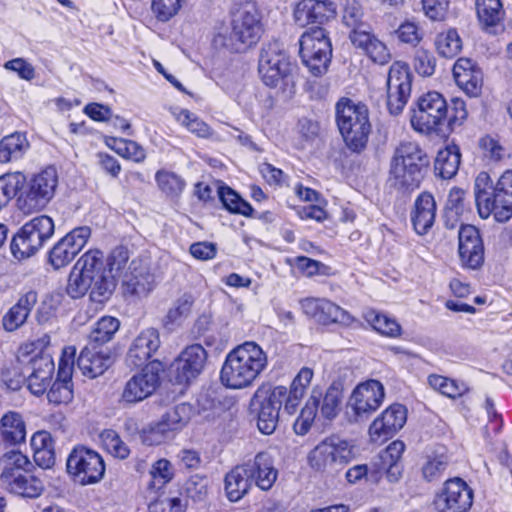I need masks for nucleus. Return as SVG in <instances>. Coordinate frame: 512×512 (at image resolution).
<instances>
[{"label": "nucleus", "mask_w": 512, "mask_h": 512, "mask_svg": "<svg viewBox=\"0 0 512 512\" xmlns=\"http://www.w3.org/2000/svg\"><path fill=\"white\" fill-rule=\"evenodd\" d=\"M467 116L463 99L453 98L451 106H448L442 94L432 91L418 98L410 122L413 129L420 133L446 135L461 126Z\"/></svg>", "instance_id": "obj_1"}, {"label": "nucleus", "mask_w": 512, "mask_h": 512, "mask_svg": "<svg viewBox=\"0 0 512 512\" xmlns=\"http://www.w3.org/2000/svg\"><path fill=\"white\" fill-rule=\"evenodd\" d=\"M116 288V281L103 270V254L90 250L76 262L68 278L66 293L72 299L83 297L90 290V299L96 303L107 301Z\"/></svg>", "instance_id": "obj_2"}, {"label": "nucleus", "mask_w": 512, "mask_h": 512, "mask_svg": "<svg viewBox=\"0 0 512 512\" xmlns=\"http://www.w3.org/2000/svg\"><path fill=\"white\" fill-rule=\"evenodd\" d=\"M267 355L255 342H245L231 350L222 365L221 383L231 389L249 387L266 368Z\"/></svg>", "instance_id": "obj_3"}, {"label": "nucleus", "mask_w": 512, "mask_h": 512, "mask_svg": "<svg viewBox=\"0 0 512 512\" xmlns=\"http://www.w3.org/2000/svg\"><path fill=\"white\" fill-rule=\"evenodd\" d=\"M430 159L416 142H402L390 162V186L401 193L417 189L429 167Z\"/></svg>", "instance_id": "obj_4"}, {"label": "nucleus", "mask_w": 512, "mask_h": 512, "mask_svg": "<svg viewBox=\"0 0 512 512\" xmlns=\"http://www.w3.org/2000/svg\"><path fill=\"white\" fill-rule=\"evenodd\" d=\"M336 124L346 147L353 153L365 150L371 132L368 108L349 98H341L335 106Z\"/></svg>", "instance_id": "obj_5"}, {"label": "nucleus", "mask_w": 512, "mask_h": 512, "mask_svg": "<svg viewBox=\"0 0 512 512\" xmlns=\"http://www.w3.org/2000/svg\"><path fill=\"white\" fill-rule=\"evenodd\" d=\"M355 458L354 445L338 436L326 437L308 454L310 467L327 477H335Z\"/></svg>", "instance_id": "obj_6"}, {"label": "nucleus", "mask_w": 512, "mask_h": 512, "mask_svg": "<svg viewBox=\"0 0 512 512\" xmlns=\"http://www.w3.org/2000/svg\"><path fill=\"white\" fill-rule=\"evenodd\" d=\"M58 186V173L55 167L48 166L33 174L19 190L17 207L25 214L43 210L53 199Z\"/></svg>", "instance_id": "obj_7"}, {"label": "nucleus", "mask_w": 512, "mask_h": 512, "mask_svg": "<svg viewBox=\"0 0 512 512\" xmlns=\"http://www.w3.org/2000/svg\"><path fill=\"white\" fill-rule=\"evenodd\" d=\"M296 65L277 42L269 43L261 50L258 72L262 82L270 87H288L294 84Z\"/></svg>", "instance_id": "obj_8"}, {"label": "nucleus", "mask_w": 512, "mask_h": 512, "mask_svg": "<svg viewBox=\"0 0 512 512\" xmlns=\"http://www.w3.org/2000/svg\"><path fill=\"white\" fill-rule=\"evenodd\" d=\"M54 222L47 215L34 217L13 236L10 244L12 255L23 260L35 255L54 233Z\"/></svg>", "instance_id": "obj_9"}, {"label": "nucleus", "mask_w": 512, "mask_h": 512, "mask_svg": "<svg viewBox=\"0 0 512 512\" xmlns=\"http://www.w3.org/2000/svg\"><path fill=\"white\" fill-rule=\"evenodd\" d=\"M261 17L254 6L239 9L231 20V31L224 45L234 53H242L257 44L261 37Z\"/></svg>", "instance_id": "obj_10"}, {"label": "nucleus", "mask_w": 512, "mask_h": 512, "mask_svg": "<svg viewBox=\"0 0 512 512\" xmlns=\"http://www.w3.org/2000/svg\"><path fill=\"white\" fill-rule=\"evenodd\" d=\"M300 56L314 76L326 73L332 57V44L322 26L312 27L299 39Z\"/></svg>", "instance_id": "obj_11"}, {"label": "nucleus", "mask_w": 512, "mask_h": 512, "mask_svg": "<svg viewBox=\"0 0 512 512\" xmlns=\"http://www.w3.org/2000/svg\"><path fill=\"white\" fill-rule=\"evenodd\" d=\"M285 386L258 387L251 400V406L257 413V427L265 435L272 434L279 420L280 409L285 404Z\"/></svg>", "instance_id": "obj_12"}, {"label": "nucleus", "mask_w": 512, "mask_h": 512, "mask_svg": "<svg viewBox=\"0 0 512 512\" xmlns=\"http://www.w3.org/2000/svg\"><path fill=\"white\" fill-rule=\"evenodd\" d=\"M66 469L74 481L83 486L92 485L103 479L105 463L97 451L77 445L68 455Z\"/></svg>", "instance_id": "obj_13"}, {"label": "nucleus", "mask_w": 512, "mask_h": 512, "mask_svg": "<svg viewBox=\"0 0 512 512\" xmlns=\"http://www.w3.org/2000/svg\"><path fill=\"white\" fill-rule=\"evenodd\" d=\"M162 364L158 360L148 363L140 372L134 374L124 385L120 402L136 404L151 396L160 384L159 371Z\"/></svg>", "instance_id": "obj_14"}, {"label": "nucleus", "mask_w": 512, "mask_h": 512, "mask_svg": "<svg viewBox=\"0 0 512 512\" xmlns=\"http://www.w3.org/2000/svg\"><path fill=\"white\" fill-rule=\"evenodd\" d=\"M473 489L460 477L445 481L434 504L439 512H468L473 504Z\"/></svg>", "instance_id": "obj_15"}, {"label": "nucleus", "mask_w": 512, "mask_h": 512, "mask_svg": "<svg viewBox=\"0 0 512 512\" xmlns=\"http://www.w3.org/2000/svg\"><path fill=\"white\" fill-rule=\"evenodd\" d=\"M412 75L409 66L395 62L391 65L387 79V107L392 115H399L411 93Z\"/></svg>", "instance_id": "obj_16"}, {"label": "nucleus", "mask_w": 512, "mask_h": 512, "mask_svg": "<svg viewBox=\"0 0 512 512\" xmlns=\"http://www.w3.org/2000/svg\"><path fill=\"white\" fill-rule=\"evenodd\" d=\"M207 352L200 344H192L181 351L170 367L172 378L177 384H188L203 371Z\"/></svg>", "instance_id": "obj_17"}, {"label": "nucleus", "mask_w": 512, "mask_h": 512, "mask_svg": "<svg viewBox=\"0 0 512 512\" xmlns=\"http://www.w3.org/2000/svg\"><path fill=\"white\" fill-rule=\"evenodd\" d=\"M300 304L304 314L321 325L350 326L355 321L348 311L325 298L309 297L301 300Z\"/></svg>", "instance_id": "obj_18"}, {"label": "nucleus", "mask_w": 512, "mask_h": 512, "mask_svg": "<svg viewBox=\"0 0 512 512\" xmlns=\"http://www.w3.org/2000/svg\"><path fill=\"white\" fill-rule=\"evenodd\" d=\"M91 235L88 226H80L61 238L49 251V263L54 269L68 265L83 249Z\"/></svg>", "instance_id": "obj_19"}, {"label": "nucleus", "mask_w": 512, "mask_h": 512, "mask_svg": "<svg viewBox=\"0 0 512 512\" xmlns=\"http://www.w3.org/2000/svg\"><path fill=\"white\" fill-rule=\"evenodd\" d=\"M75 348L66 347L59 360L57 379L47 393L50 403L68 404L73 399L72 374L74 371Z\"/></svg>", "instance_id": "obj_20"}, {"label": "nucleus", "mask_w": 512, "mask_h": 512, "mask_svg": "<svg viewBox=\"0 0 512 512\" xmlns=\"http://www.w3.org/2000/svg\"><path fill=\"white\" fill-rule=\"evenodd\" d=\"M384 395L383 385L378 380H369L353 390L348 405L358 418H366L380 407Z\"/></svg>", "instance_id": "obj_21"}, {"label": "nucleus", "mask_w": 512, "mask_h": 512, "mask_svg": "<svg viewBox=\"0 0 512 512\" xmlns=\"http://www.w3.org/2000/svg\"><path fill=\"white\" fill-rule=\"evenodd\" d=\"M161 346L160 333L156 328H147L133 340L126 354L125 362L131 368L148 365L147 362Z\"/></svg>", "instance_id": "obj_22"}, {"label": "nucleus", "mask_w": 512, "mask_h": 512, "mask_svg": "<svg viewBox=\"0 0 512 512\" xmlns=\"http://www.w3.org/2000/svg\"><path fill=\"white\" fill-rule=\"evenodd\" d=\"M336 15V5L329 0H301L293 10L294 22L305 27L309 24L323 25Z\"/></svg>", "instance_id": "obj_23"}, {"label": "nucleus", "mask_w": 512, "mask_h": 512, "mask_svg": "<svg viewBox=\"0 0 512 512\" xmlns=\"http://www.w3.org/2000/svg\"><path fill=\"white\" fill-rule=\"evenodd\" d=\"M407 411L405 406L394 404L377 417L369 427L371 440L384 441L393 437L406 423Z\"/></svg>", "instance_id": "obj_24"}, {"label": "nucleus", "mask_w": 512, "mask_h": 512, "mask_svg": "<svg viewBox=\"0 0 512 512\" xmlns=\"http://www.w3.org/2000/svg\"><path fill=\"white\" fill-rule=\"evenodd\" d=\"M488 209L498 222H505L512 217V170L505 171L491 192Z\"/></svg>", "instance_id": "obj_25"}, {"label": "nucleus", "mask_w": 512, "mask_h": 512, "mask_svg": "<svg viewBox=\"0 0 512 512\" xmlns=\"http://www.w3.org/2000/svg\"><path fill=\"white\" fill-rule=\"evenodd\" d=\"M26 382L30 392L42 395L50 385L54 373V362L49 355L32 357L25 366Z\"/></svg>", "instance_id": "obj_26"}, {"label": "nucleus", "mask_w": 512, "mask_h": 512, "mask_svg": "<svg viewBox=\"0 0 512 512\" xmlns=\"http://www.w3.org/2000/svg\"><path fill=\"white\" fill-rule=\"evenodd\" d=\"M129 272L122 280V291L125 297H146L155 287L154 275L148 267L133 260L129 266Z\"/></svg>", "instance_id": "obj_27"}, {"label": "nucleus", "mask_w": 512, "mask_h": 512, "mask_svg": "<svg viewBox=\"0 0 512 512\" xmlns=\"http://www.w3.org/2000/svg\"><path fill=\"white\" fill-rule=\"evenodd\" d=\"M453 77L459 88L468 96L477 97L481 94L483 73L469 58H459L453 66Z\"/></svg>", "instance_id": "obj_28"}, {"label": "nucleus", "mask_w": 512, "mask_h": 512, "mask_svg": "<svg viewBox=\"0 0 512 512\" xmlns=\"http://www.w3.org/2000/svg\"><path fill=\"white\" fill-rule=\"evenodd\" d=\"M245 464L252 482L263 491L272 488L278 477V470L274 466V459L268 452L262 451L255 455L252 461Z\"/></svg>", "instance_id": "obj_29"}, {"label": "nucleus", "mask_w": 512, "mask_h": 512, "mask_svg": "<svg viewBox=\"0 0 512 512\" xmlns=\"http://www.w3.org/2000/svg\"><path fill=\"white\" fill-rule=\"evenodd\" d=\"M437 205L434 196L427 191L420 193L414 202L410 218L415 232L425 235L433 227Z\"/></svg>", "instance_id": "obj_30"}, {"label": "nucleus", "mask_w": 512, "mask_h": 512, "mask_svg": "<svg viewBox=\"0 0 512 512\" xmlns=\"http://www.w3.org/2000/svg\"><path fill=\"white\" fill-rule=\"evenodd\" d=\"M112 362L109 353L98 351L94 346H85L81 350L76 364L84 376L93 379L102 375L112 365Z\"/></svg>", "instance_id": "obj_31"}, {"label": "nucleus", "mask_w": 512, "mask_h": 512, "mask_svg": "<svg viewBox=\"0 0 512 512\" xmlns=\"http://www.w3.org/2000/svg\"><path fill=\"white\" fill-rule=\"evenodd\" d=\"M38 300L37 292L29 290L3 316L2 324L6 331L13 332L20 328L27 320L31 310Z\"/></svg>", "instance_id": "obj_32"}, {"label": "nucleus", "mask_w": 512, "mask_h": 512, "mask_svg": "<svg viewBox=\"0 0 512 512\" xmlns=\"http://www.w3.org/2000/svg\"><path fill=\"white\" fill-rule=\"evenodd\" d=\"M313 378V370L303 367L293 379L290 389L285 387V404L284 412L288 415L296 413L305 393L306 389Z\"/></svg>", "instance_id": "obj_33"}, {"label": "nucleus", "mask_w": 512, "mask_h": 512, "mask_svg": "<svg viewBox=\"0 0 512 512\" xmlns=\"http://www.w3.org/2000/svg\"><path fill=\"white\" fill-rule=\"evenodd\" d=\"M245 464L237 465L231 469L224 479V489L231 502L241 500L250 490L252 480Z\"/></svg>", "instance_id": "obj_34"}, {"label": "nucleus", "mask_w": 512, "mask_h": 512, "mask_svg": "<svg viewBox=\"0 0 512 512\" xmlns=\"http://www.w3.org/2000/svg\"><path fill=\"white\" fill-rule=\"evenodd\" d=\"M0 437L6 445L15 446L25 442L26 425L16 411L6 412L0 419Z\"/></svg>", "instance_id": "obj_35"}, {"label": "nucleus", "mask_w": 512, "mask_h": 512, "mask_svg": "<svg viewBox=\"0 0 512 512\" xmlns=\"http://www.w3.org/2000/svg\"><path fill=\"white\" fill-rule=\"evenodd\" d=\"M461 162L460 149L456 144L448 145L438 151L434 162V173L437 177L448 180L458 172Z\"/></svg>", "instance_id": "obj_36"}, {"label": "nucleus", "mask_w": 512, "mask_h": 512, "mask_svg": "<svg viewBox=\"0 0 512 512\" xmlns=\"http://www.w3.org/2000/svg\"><path fill=\"white\" fill-rule=\"evenodd\" d=\"M194 302L195 298L190 293H184L178 297L163 317V327L169 331L180 327L185 319L190 316Z\"/></svg>", "instance_id": "obj_37"}, {"label": "nucleus", "mask_w": 512, "mask_h": 512, "mask_svg": "<svg viewBox=\"0 0 512 512\" xmlns=\"http://www.w3.org/2000/svg\"><path fill=\"white\" fill-rule=\"evenodd\" d=\"M29 148L26 135L11 133L0 140V163H9L21 159Z\"/></svg>", "instance_id": "obj_38"}, {"label": "nucleus", "mask_w": 512, "mask_h": 512, "mask_svg": "<svg viewBox=\"0 0 512 512\" xmlns=\"http://www.w3.org/2000/svg\"><path fill=\"white\" fill-rule=\"evenodd\" d=\"M465 194L466 192L459 187H453L449 191L443 214L444 224L446 228H455L456 224L460 219V216L466 210L467 204Z\"/></svg>", "instance_id": "obj_39"}, {"label": "nucleus", "mask_w": 512, "mask_h": 512, "mask_svg": "<svg viewBox=\"0 0 512 512\" xmlns=\"http://www.w3.org/2000/svg\"><path fill=\"white\" fill-rule=\"evenodd\" d=\"M475 8L479 22L485 27H495L505 17L501 0H475Z\"/></svg>", "instance_id": "obj_40"}, {"label": "nucleus", "mask_w": 512, "mask_h": 512, "mask_svg": "<svg viewBox=\"0 0 512 512\" xmlns=\"http://www.w3.org/2000/svg\"><path fill=\"white\" fill-rule=\"evenodd\" d=\"M120 327V322L112 316L100 318L94 325L88 335L90 346L98 347L111 341Z\"/></svg>", "instance_id": "obj_41"}, {"label": "nucleus", "mask_w": 512, "mask_h": 512, "mask_svg": "<svg viewBox=\"0 0 512 512\" xmlns=\"http://www.w3.org/2000/svg\"><path fill=\"white\" fill-rule=\"evenodd\" d=\"M494 186L487 172L482 171L477 175L474 183V195L479 215L482 218L490 216L488 207Z\"/></svg>", "instance_id": "obj_42"}, {"label": "nucleus", "mask_w": 512, "mask_h": 512, "mask_svg": "<svg viewBox=\"0 0 512 512\" xmlns=\"http://www.w3.org/2000/svg\"><path fill=\"white\" fill-rule=\"evenodd\" d=\"M435 48L437 53L444 58H454L462 50V39L455 28L438 33L435 37Z\"/></svg>", "instance_id": "obj_43"}, {"label": "nucleus", "mask_w": 512, "mask_h": 512, "mask_svg": "<svg viewBox=\"0 0 512 512\" xmlns=\"http://www.w3.org/2000/svg\"><path fill=\"white\" fill-rule=\"evenodd\" d=\"M192 416V406L187 403H181L168 410L162 415L160 426L164 427L169 434L181 430L190 421Z\"/></svg>", "instance_id": "obj_44"}, {"label": "nucleus", "mask_w": 512, "mask_h": 512, "mask_svg": "<svg viewBox=\"0 0 512 512\" xmlns=\"http://www.w3.org/2000/svg\"><path fill=\"white\" fill-rule=\"evenodd\" d=\"M25 184L22 172L5 173L0 176V210L19 197V190Z\"/></svg>", "instance_id": "obj_45"}, {"label": "nucleus", "mask_w": 512, "mask_h": 512, "mask_svg": "<svg viewBox=\"0 0 512 512\" xmlns=\"http://www.w3.org/2000/svg\"><path fill=\"white\" fill-rule=\"evenodd\" d=\"M321 396L320 392L314 390L305 406L301 409L298 418L293 424V429L297 435H305L310 430L317 415Z\"/></svg>", "instance_id": "obj_46"}, {"label": "nucleus", "mask_w": 512, "mask_h": 512, "mask_svg": "<svg viewBox=\"0 0 512 512\" xmlns=\"http://www.w3.org/2000/svg\"><path fill=\"white\" fill-rule=\"evenodd\" d=\"M364 319L375 331L384 336L395 338L401 335L400 324L394 318H390L376 310L366 311Z\"/></svg>", "instance_id": "obj_47"}, {"label": "nucleus", "mask_w": 512, "mask_h": 512, "mask_svg": "<svg viewBox=\"0 0 512 512\" xmlns=\"http://www.w3.org/2000/svg\"><path fill=\"white\" fill-rule=\"evenodd\" d=\"M428 383L434 390L452 399L462 396L469 390L464 382L437 374L430 375Z\"/></svg>", "instance_id": "obj_48"}, {"label": "nucleus", "mask_w": 512, "mask_h": 512, "mask_svg": "<svg viewBox=\"0 0 512 512\" xmlns=\"http://www.w3.org/2000/svg\"><path fill=\"white\" fill-rule=\"evenodd\" d=\"M218 193L221 202L229 212L241 214L246 217L252 216L254 209L250 203L242 199L230 187H220Z\"/></svg>", "instance_id": "obj_49"}, {"label": "nucleus", "mask_w": 512, "mask_h": 512, "mask_svg": "<svg viewBox=\"0 0 512 512\" xmlns=\"http://www.w3.org/2000/svg\"><path fill=\"white\" fill-rule=\"evenodd\" d=\"M103 448L115 458L126 459L130 450L119 434L112 429H105L100 433Z\"/></svg>", "instance_id": "obj_50"}, {"label": "nucleus", "mask_w": 512, "mask_h": 512, "mask_svg": "<svg viewBox=\"0 0 512 512\" xmlns=\"http://www.w3.org/2000/svg\"><path fill=\"white\" fill-rule=\"evenodd\" d=\"M176 119L181 125L185 126L191 133L198 137L209 138L212 136L210 126L189 110L182 109L177 114Z\"/></svg>", "instance_id": "obj_51"}, {"label": "nucleus", "mask_w": 512, "mask_h": 512, "mask_svg": "<svg viewBox=\"0 0 512 512\" xmlns=\"http://www.w3.org/2000/svg\"><path fill=\"white\" fill-rule=\"evenodd\" d=\"M151 480L148 483V488L153 490H160L174 476L171 463L166 459L156 461L150 470Z\"/></svg>", "instance_id": "obj_52"}, {"label": "nucleus", "mask_w": 512, "mask_h": 512, "mask_svg": "<svg viewBox=\"0 0 512 512\" xmlns=\"http://www.w3.org/2000/svg\"><path fill=\"white\" fill-rule=\"evenodd\" d=\"M363 9L357 0H346L343 9V23L355 31L361 28H369V25L363 20Z\"/></svg>", "instance_id": "obj_53"}, {"label": "nucleus", "mask_w": 512, "mask_h": 512, "mask_svg": "<svg viewBox=\"0 0 512 512\" xmlns=\"http://www.w3.org/2000/svg\"><path fill=\"white\" fill-rule=\"evenodd\" d=\"M155 180L159 188L169 196H178L185 187V181L173 172L158 171Z\"/></svg>", "instance_id": "obj_54"}, {"label": "nucleus", "mask_w": 512, "mask_h": 512, "mask_svg": "<svg viewBox=\"0 0 512 512\" xmlns=\"http://www.w3.org/2000/svg\"><path fill=\"white\" fill-rule=\"evenodd\" d=\"M43 490V482L30 472L18 484V488L14 486L9 491L24 498H37L42 494Z\"/></svg>", "instance_id": "obj_55"}, {"label": "nucleus", "mask_w": 512, "mask_h": 512, "mask_svg": "<svg viewBox=\"0 0 512 512\" xmlns=\"http://www.w3.org/2000/svg\"><path fill=\"white\" fill-rule=\"evenodd\" d=\"M342 393L337 387L330 386L323 398L320 408L321 415L328 420L335 418L339 412Z\"/></svg>", "instance_id": "obj_56"}, {"label": "nucleus", "mask_w": 512, "mask_h": 512, "mask_svg": "<svg viewBox=\"0 0 512 512\" xmlns=\"http://www.w3.org/2000/svg\"><path fill=\"white\" fill-rule=\"evenodd\" d=\"M468 251H463V249H458L460 261L463 267L469 269H479L485 259V249L484 243H480V245H471L466 247Z\"/></svg>", "instance_id": "obj_57"}, {"label": "nucleus", "mask_w": 512, "mask_h": 512, "mask_svg": "<svg viewBox=\"0 0 512 512\" xmlns=\"http://www.w3.org/2000/svg\"><path fill=\"white\" fill-rule=\"evenodd\" d=\"M130 258L129 250L125 246L115 247L107 258V268L103 266L105 272H109L111 277L116 275L126 266ZM116 281V279H114Z\"/></svg>", "instance_id": "obj_58"}, {"label": "nucleus", "mask_w": 512, "mask_h": 512, "mask_svg": "<svg viewBox=\"0 0 512 512\" xmlns=\"http://www.w3.org/2000/svg\"><path fill=\"white\" fill-rule=\"evenodd\" d=\"M413 66L420 76L428 77L435 72L436 59L430 51L419 48L415 51Z\"/></svg>", "instance_id": "obj_59"}, {"label": "nucleus", "mask_w": 512, "mask_h": 512, "mask_svg": "<svg viewBox=\"0 0 512 512\" xmlns=\"http://www.w3.org/2000/svg\"><path fill=\"white\" fill-rule=\"evenodd\" d=\"M422 10L424 15L433 22L444 21L448 10L449 0H422Z\"/></svg>", "instance_id": "obj_60"}, {"label": "nucleus", "mask_w": 512, "mask_h": 512, "mask_svg": "<svg viewBox=\"0 0 512 512\" xmlns=\"http://www.w3.org/2000/svg\"><path fill=\"white\" fill-rule=\"evenodd\" d=\"M170 437L168 431L160 426V421L150 424L140 433V439L143 444L148 446L159 445Z\"/></svg>", "instance_id": "obj_61"}, {"label": "nucleus", "mask_w": 512, "mask_h": 512, "mask_svg": "<svg viewBox=\"0 0 512 512\" xmlns=\"http://www.w3.org/2000/svg\"><path fill=\"white\" fill-rule=\"evenodd\" d=\"M395 35L401 43L411 46H416L422 40L418 25L411 21L403 22L398 29L395 30Z\"/></svg>", "instance_id": "obj_62"}, {"label": "nucleus", "mask_w": 512, "mask_h": 512, "mask_svg": "<svg viewBox=\"0 0 512 512\" xmlns=\"http://www.w3.org/2000/svg\"><path fill=\"white\" fill-rule=\"evenodd\" d=\"M183 0H153L152 10L160 21H168L181 8Z\"/></svg>", "instance_id": "obj_63"}, {"label": "nucleus", "mask_w": 512, "mask_h": 512, "mask_svg": "<svg viewBox=\"0 0 512 512\" xmlns=\"http://www.w3.org/2000/svg\"><path fill=\"white\" fill-rule=\"evenodd\" d=\"M2 381L12 391L19 390L26 382V371L18 365H13L2 370Z\"/></svg>", "instance_id": "obj_64"}]
</instances>
